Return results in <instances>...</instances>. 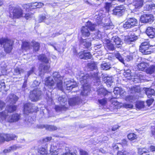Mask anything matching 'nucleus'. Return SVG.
I'll use <instances>...</instances> for the list:
<instances>
[{"label": "nucleus", "mask_w": 155, "mask_h": 155, "mask_svg": "<svg viewBox=\"0 0 155 155\" xmlns=\"http://www.w3.org/2000/svg\"><path fill=\"white\" fill-rule=\"evenodd\" d=\"M21 116L20 114L15 113L9 115L5 112H0V121L6 122L10 123L18 122L21 119Z\"/></svg>", "instance_id": "obj_1"}, {"label": "nucleus", "mask_w": 155, "mask_h": 155, "mask_svg": "<svg viewBox=\"0 0 155 155\" xmlns=\"http://www.w3.org/2000/svg\"><path fill=\"white\" fill-rule=\"evenodd\" d=\"M0 44L3 45L4 51L6 53H10L12 49L13 42L10 40L6 38H2L0 40Z\"/></svg>", "instance_id": "obj_2"}, {"label": "nucleus", "mask_w": 155, "mask_h": 155, "mask_svg": "<svg viewBox=\"0 0 155 155\" xmlns=\"http://www.w3.org/2000/svg\"><path fill=\"white\" fill-rule=\"evenodd\" d=\"M41 91L37 89L34 90L31 92L29 97L32 101H36L41 99Z\"/></svg>", "instance_id": "obj_3"}, {"label": "nucleus", "mask_w": 155, "mask_h": 155, "mask_svg": "<svg viewBox=\"0 0 155 155\" xmlns=\"http://www.w3.org/2000/svg\"><path fill=\"white\" fill-rule=\"evenodd\" d=\"M53 78L55 82L56 83L57 87L59 89L62 90L63 88L62 81L63 77L61 76L58 72H55L53 74Z\"/></svg>", "instance_id": "obj_4"}, {"label": "nucleus", "mask_w": 155, "mask_h": 155, "mask_svg": "<svg viewBox=\"0 0 155 155\" xmlns=\"http://www.w3.org/2000/svg\"><path fill=\"white\" fill-rule=\"evenodd\" d=\"M138 25L137 20L135 18H128L127 21L123 24L124 28L126 29L130 28Z\"/></svg>", "instance_id": "obj_5"}, {"label": "nucleus", "mask_w": 155, "mask_h": 155, "mask_svg": "<svg viewBox=\"0 0 155 155\" xmlns=\"http://www.w3.org/2000/svg\"><path fill=\"white\" fill-rule=\"evenodd\" d=\"M16 137V136L12 134H0V143L3 142L5 140L8 141L15 140Z\"/></svg>", "instance_id": "obj_6"}, {"label": "nucleus", "mask_w": 155, "mask_h": 155, "mask_svg": "<svg viewBox=\"0 0 155 155\" xmlns=\"http://www.w3.org/2000/svg\"><path fill=\"white\" fill-rule=\"evenodd\" d=\"M95 85L96 86H97V88L98 94L104 96L107 94V91L102 87L99 79H97V82L95 83Z\"/></svg>", "instance_id": "obj_7"}, {"label": "nucleus", "mask_w": 155, "mask_h": 155, "mask_svg": "<svg viewBox=\"0 0 155 155\" xmlns=\"http://www.w3.org/2000/svg\"><path fill=\"white\" fill-rule=\"evenodd\" d=\"M153 18L154 17L152 15L144 14L141 16L140 20L142 23H151L153 21Z\"/></svg>", "instance_id": "obj_8"}, {"label": "nucleus", "mask_w": 155, "mask_h": 155, "mask_svg": "<svg viewBox=\"0 0 155 155\" xmlns=\"http://www.w3.org/2000/svg\"><path fill=\"white\" fill-rule=\"evenodd\" d=\"M125 10V8L123 5L116 7L113 10L114 15L120 16H122Z\"/></svg>", "instance_id": "obj_9"}, {"label": "nucleus", "mask_w": 155, "mask_h": 155, "mask_svg": "<svg viewBox=\"0 0 155 155\" xmlns=\"http://www.w3.org/2000/svg\"><path fill=\"white\" fill-rule=\"evenodd\" d=\"M64 83L66 86V90L69 91L71 90L73 88L76 87L78 86L77 84L73 80L65 81Z\"/></svg>", "instance_id": "obj_10"}, {"label": "nucleus", "mask_w": 155, "mask_h": 155, "mask_svg": "<svg viewBox=\"0 0 155 155\" xmlns=\"http://www.w3.org/2000/svg\"><path fill=\"white\" fill-rule=\"evenodd\" d=\"M103 43L104 44V47L106 50L111 51L115 50V48L114 45L111 43L108 39H104L103 40Z\"/></svg>", "instance_id": "obj_11"}, {"label": "nucleus", "mask_w": 155, "mask_h": 155, "mask_svg": "<svg viewBox=\"0 0 155 155\" xmlns=\"http://www.w3.org/2000/svg\"><path fill=\"white\" fill-rule=\"evenodd\" d=\"M81 102V98L77 96L70 98L68 100L69 104L71 106H73L79 104Z\"/></svg>", "instance_id": "obj_12"}, {"label": "nucleus", "mask_w": 155, "mask_h": 155, "mask_svg": "<svg viewBox=\"0 0 155 155\" xmlns=\"http://www.w3.org/2000/svg\"><path fill=\"white\" fill-rule=\"evenodd\" d=\"M12 15L14 18H18L22 16L23 12L20 8H15L12 12Z\"/></svg>", "instance_id": "obj_13"}, {"label": "nucleus", "mask_w": 155, "mask_h": 155, "mask_svg": "<svg viewBox=\"0 0 155 155\" xmlns=\"http://www.w3.org/2000/svg\"><path fill=\"white\" fill-rule=\"evenodd\" d=\"M45 86L50 89H52V86L54 84V82L50 77L46 78L45 80Z\"/></svg>", "instance_id": "obj_14"}, {"label": "nucleus", "mask_w": 155, "mask_h": 155, "mask_svg": "<svg viewBox=\"0 0 155 155\" xmlns=\"http://www.w3.org/2000/svg\"><path fill=\"white\" fill-rule=\"evenodd\" d=\"M77 77L81 81L89 78H90V76L88 74H84L83 71H80L78 73Z\"/></svg>", "instance_id": "obj_15"}, {"label": "nucleus", "mask_w": 155, "mask_h": 155, "mask_svg": "<svg viewBox=\"0 0 155 155\" xmlns=\"http://www.w3.org/2000/svg\"><path fill=\"white\" fill-rule=\"evenodd\" d=\"M79 58L81 59H91L92 55L89 52L82 51L79 53Z\"/></svg>", "instance_id": "obj_16"}, {"label": "nucleus", "mask_w": 155, "mask_h": 155, "mask_svg": "<svg viewBox=\"0 0 155 155\" xmlns=\"http://www.w3.org/2000/svg\"><path fill=\"white\" fill-rule=\"evenodd\" d=\"M147 35L151 38L155 37V29L152 27H148L146 31Z\"/></svg>", "instance_id": "obj_17"}, {"label": "nucleus", "mask_w": 155, "mask_h": 155, "mask_svg": "<svg viewBox=\"0 0 155 155\" xmlns=\"http://www.w3.org/2000/svg\"><path fill=\"white\" fill-rule=\"evenodd\" d=\"M137 39V36H134L133 35H131L130 36H125L124 39V41L126 43L129 44H130L131 42L136 40Z\"/></svg>", "instance_id": "obj_18"}, {"label": "nucleus", "mask_w": 155, "mask_h": 155, "mask_svg": "<svg viewBox=\"0 0 155 155\" xmlns=\"http://www.w3.org/2000/svg\"><path fill=\"white\" fill-rule=\"evenodd\" d=\"M111 41L114 43L116 46L118 48L120 47L123 43L120 39L117 36L113 37L111 39Z\"/></svg>", "instance_id": "obj_19"}, {"label": "nucleus", "mask_w": 155, "mask_h": 155, "mask_svg": "<svg viewBox=\"0 0 155 155\" xmlns=\"http://www.w3.org/2000/svg\"><path fill=\"white\" fill-rule=\"evenodd\" d=\"M149 46L147 47L140 46V51L143 54H151V51L149 48Z\"/></svg>", "instance_id": "obj_20"}, {"label": "nucleus", "mask_w": 155, "mask_h": 155, "mask_svg": "<svg viewBox=\"0 0 155 155\" xmlns=\"http://www.w3.org/2000/svg\"><path fill=\"white\" fill-rule=\"evenodd\" d=\"M18 97L14 94H10L7 97V100L9 102L12 104H15L17 101Z\"/></svg>", "instance_id": "obj_21"}, {"label": "nucleus", "mask_w": 155, "mask_h": 155, "mask_svg": "<svg viewBox=\"0 0 155 155\" xmlns=\"http://www.w3.org/2000/svg\"><path fill=\"white\" fill-rule=\"evenodd\" d=\"M143 0H133V4L136 8H141L143 4Z\"/></svg>", "instance_id": "obj_22"}, {"label": "nucleus", "mask_w": 155, "mask_h": 155, "mask_svg": "<svg viewBox=\"0 0 155 155\" xmlns=\"http://www.w3.org/2000/svg\"><path fill=\"white\" fill-rule=\"evenodd\" d=\"M31 105L30 104H25L24 106V113L26 114H28L31 111Z\"/></svg>", "instance_id": "obj_23"}, {"label": "nucleus", "mask_w": 155, "mask_h": 155, "mask_svg": "<svg viewBox=\"0 0 155 155\" xmlns=\"http://www.w3.org/2000/svg\"><path fill=\"white\" fill-rule=\"evenodd\" d=\"M38 59L41 61L46 64H49L50 60L48 58L46 55L44 54L39 55L38 58Z\"/></svg>", "instance_id": "obj_24"}, {"label": "nucleus", "mask_w": 155, "mask_h": 155, "mask_svg": "<svg viewBox=\"0 0 155 155\" xmlns=\"http://www.w3.org/2000/svg\"><path fill=\"white\" fill-rule=\"evenodd\" d=\"M88 28L86 25L81 28V32L83 36L88 37L90 35V33Z\"/></svg>", "instance_id": "obj_25"}, {"label": "nucleus", "mask_w": 155, "mask_h": 155, "mask_svg": "<svg viewBox=\"0 0 155 155\" xmlns=\"http://www.w3.org/2000/svg\"><path fill=\"white\" fill-rule=\"evenodd\" d=\"M16 109V107L13 104L8 106H7L5 111L2 112H5L8 114V113H11L15 111Z\"/></svg>", "instance_id": "obj_26"}, {"label": "nucleus", "mask_w": 155, "mask_h": 155, "mask_svg": "<svg viewBox=\"0 0 155 155\" xmlns=\"http://www.w3.org/2000/svg\"><path fill=\"white\" fill-rule=\"evenodd\" d=\"M48 64V65L40 64L39 68L40 70L43 73L48 71L50 67V63Z\"/></svg>", "instance_id": "obj_27"}, {"label": "nucleus", "mask_w": 155, "mask_h": 155, "mask_svg": "<svg viewBox=\"0 0 155 155\" xmlns=\"http://www.w3.org/2000/svg\"><path fill=\"white\" fill-rule=\"evenodd\" d=\"M38 127L39 128H45L46 129L49 130H55L57 129V127L54 126L48 125H40L38 126Z\"/></svg>", "instance_id": "obj_28"}, {"label": "nucleus", "mask_w": 155, "mask_h": 155, "mask_svg": "<svg viewBox=\"0 0 155 155\" xmlns=\"http://www.w3.org/2000/svg\"><path fill=\"white\" fill-rule=\"evenodd\" d=\"M44 5L41 3H32L29 4V7L31 9H35L37 8H40Z\"/></svg>", "instance_id": "obj_29"}, {"label": "nucleus", "mask_w": 155, "mask_h": 155, "mask_svg": "<svg viewBox=\"0 0 155 155\" xmlns=\"http://www.w3.org/2000/svg\"><path fill=\"white\" fill-rule=\"evenodd\" d=\"M103 80L108 87L110 86L111 84L113 82L112 78L108 76H105L103 78Z\"/></svg>", "instance_id": "obj_30"}, {"label": "nucleus", "mask_w": 155, "mask_h": 155, "mask_svg": "<svg viewBox=\"0 0 155 155\" xmlns=\"http://www.w3.org/2000/svg\"><path fill=\"white\" fill-rule=\"evenodd\" d=\"M68 107L65 105H61V106H55V110L58 112H59L62 111L66 110Z\"/></svg>", "instance_id": "obj_31"}, {"label": "nucleus", "mask_w": 155, "mask_h": 155, "mask_svg": "<svg viewBox=\"0 0 155 155\" xmlns=\"http://www.w3.org/2000/svg\"><path fill=\"white\" fill-rule=\"evenodd\" d=\"M58 100L61 105H65L68 107L67 105V99L66 98L63 96L60 97L58 98Z\"/></svg>", "instance_id": "obj_32"}, {"label": "nucleus", "mask_w": 155, "mask_h": 155, "mask_svg": "<svg viewBox=\"0 0 155 155\" xmlns=\"http://www.w3.org/2000/svg\"><path fill=\"white\" fill-rule=\"evenodd\" d=\"M138 154L140 155H149V151L145 148H140L138 150Z\"/></svg>", "instance_id": "obj_33"}, {"label": "nucleus", "mask_w": 155, "mask_h": 155, "mask_svg": "<svg viewBox=\"0 0 155 155\" xmlns=\"http://www.w3.org/2000/svg\"><path fill=\"white\" fill-rule=\"evenodd\" d=\"M81 44L86 48H88L90 47L91 45V42L89 39H82L81 41Z\"/></svg>", "instance_id": "obj_34"}, {"label": "nucleus", "mask_w": 155, "mask_h": 155, "mask_svg": "<svg viewBox=\"0 0 155 155\" xmlns=\"http://www.w3.org/2000/svg\"><path fill=\"white\" fill-rule=\"evenodd\" d=\"M148 64L144 62H142L139 64L137 65V68L139 70L143 71L147 67Z\"/></svg>", "instance_id": "obj_35"}, {"label": "nucleus", "mask_w": 155, "mask_h": 155, "mask_svg": "<svg viewBox=\"0 0 155 155\" xmlns=\"http://www.w3.org/2000/svg\"><path fill=\"white\" fill-rule=\"evenodd\" d=\"M24 70L20 67H17L14 69V74L15 75H18L23 73Z\"/></svg>", "instance_id": "obj_36"}, {"label": "nucleus", "mask_w": 155, "mask_h": 155, "mask_svg": "<svg viewBox=\"0 0 155 155\" xmlns=\"http://www.w3.org/2000/svg\"><path fill=\"white\" fill-rule=\"evenodd\" d=\"M47 148L41 147L39 148L38 152L41 155H48V151L47 150Z\"/></svg>", "instance_id": "obj_37"}, {"label": "nucleus", "mask_w": 155, "mask_h": 155, "mask_svg": "<svg viewBox=\"0 0 155 155\" xmlns=\"http://www.w3.org/2000/svg\"><path fill=\"white\" fill-rule=\"evenodd\" d=\"M140 91V88L138 86H134L130 88L129 92L131 93H134L136 92L138 93Z\"/></svg>", "instance_id": "obj_38"}, {"label": "nucleus", "mask_w": 155, "mask_h": 155, "mask_svg": "<svg viewBox=\"0 0 155 155\" xmlns=\"http://www.w3.org/2000/svg\"><path fill=\"white\" fill-rule=\"evenodd\" d=\"M146 93L149 98H150L152 95L155 94L154 90L153 89L148 88L146 90Z\"/></svg>", "instance_id": "obj_39"}, {"label": "nucleus", "mask_w": 155, "mask_h": 155, "mask_svg": "<svg viewBox=\"0 0 155 155\" xmlns=\"http://www.w3.org/2000/svg\"><path fill=\"white\" fill-rule=\"evenodd\" d=\"M101 66L103 70H108L111 68L110 64L107 63H103L101 64Z\"/></svg>", "instance_id": "obj_40"}, {"label": "nucleus", "mask_w": 155, "mask_h": 155, "mask_svg": "<svg viewBox=\"0 0 155 155\" xmlns=\"http://www.w3.org/2000/svg\"><path fill=\"white\" fill-rule=\"evenodd\" d=\"M88 67L89 69L92 71L96 69L97 68V64L94 62L89 63L88 64Z\"/></svg>", "instance_id": "obj_41"}, {"label": "nucleus", "mask_w": 155, "mask_h": 155, "mask_svg": "<svg viewBox=\"0 0 155 155\" xmlns=\"http://www.w3.org/2000/svg\"><path fill=\"white\" fill-rule=\"evenodd\" d=\"M86 26L90 30L93 31L94 30L96 25L92 23L90 21H88L86 23Z\"/></svg>", "instance_id": "obj_42"}, {"label": "nucleus", "mask_w": 155, "mask_h": 155, "mask_svg": "<svg viewBox=\"0 0 155 155\" xmlns=\"http://www.w3.org/2000/svg\"><path fill=\"white\" fill-rule=\"evenodd\" d=\"M86 26L90 30L93 31L94 30L96 25L92 23L90 21H88L86 23Z\"/></svg>", "instance_id": "obj_43"}, {"label": "nucleus", "mask_w": 155, "mask_h": 155, "mask_svg": "<svg viewBox=\"0 0 155 155\" xmlns=\"http://www.w3.org/2000/svg\"><path fill=\"white\" fill-rule=\"evenodd\" d=\"M147 73L151 74L155 72V65H152L148 68L146 70Z\"/></svg>", "instance_id": "obj_44"}, {"label": "nucleus", "mask_w": 155, "mask_h": 155, "mask_svg": "<svg viewBox=\"0 0 155 155\" xmlns=\"http://www.w3.org/2000/svg\"><path fill=\"white\" fill-rule=\"evenodd\" d=\"M22 49L24 50H27L31 48V46L30 45V44L26 41H24L23 42Z\"/></svg>", "instance_id": "obj_45"}, {"label": "nucleus", "mask_w": 155, "mask_h": 155, "mask_svg": "<svg viewBox=\"0 0 155 155\" xmlns=\"http://www.w3.org/2000/svg\"><path fill=\"white\" fill-rule=\"evenodd\" d=\"M31 44L33 47V49L35 51H37L40 48V44L34 41L31 42Z\"/></svg>", "instance_id": "obj_46"}, {"label": "nucleus", "mask_w": 155, "mask_h": 155, "mask_svg": "<svg viewBox=\"0 0 155 155\" xmlns=\"http://www.w3.org/2000/svg\"><path fill=\"white\" fill-rule=\"evenodd\" d=\"M90 88L89 87L84 86L83 90L81 92V94L82 95H87L89 92Z\"/></svg>", "instance_id": "obj_47"}, {"label": "nucleus", "mask_w": 155, "mask_h": 155, "mask_svg": "<svg viewBox=\"0 0 155 155\" xmlns=\"http://www.w3.org/2000/svg\"><path fill=\"white\" fill-rule=\"evenodd\" d=\"M114 55L122 63H124V59L120 53L118 52H114Z\"/></svg>", "instance_id": "obj_48"}, {"label": "nucleus", "mask_w": 155, "mask_h": 155, "mask_svg": "<svg viewBox=\"0 0 155 155\" xmlns=\"http://www.w3.org/2000/svg\"><path fill=\"white\" fill-rule=\"evenodd\" d=\"M120 90H121V88H120L118 87H116L114 88L113 91V92L114 94L116 95V96L114 97V98H116L117 97V95H119L120 94Z\"/></svg>", "instance_id": "obj_49"}, {"label": "nucleus", "mask_w": 155, "mask_h": 155, "mask_svg": "<svg viewBox=\"0 0 155 155\" xmlns=\"http://www.w3.org/2000/svg\"><path fill=\"white\" fill-rule=\"evenodd\" d=\"M127 137L129 140H134L137 138V136L134 133H130L128 134Z\"/></svg>", "instance_id": "obj_50"}, {"label": "nucleus", "mask_w": 155, "mask_h": 155, "mask_svg": "<svg viewBox=\"0 0 155 155\" xmlns=\"http://www.w3.org/2000/svg\"><path fill=\"white\" fill-rule=\"evenodd\" d=\"M144 106V102L143 101L139 102L136 104V108L139 109L143 108Z\"/></svg>", "instance_id": "obj_51"}, {"label": "nucleus", "mask_w": 155, "mask_h": 155, "mask_svg": "<svg viewBox=\"0 0 155 155\" xmlns=\"http://www.w3.org/2000/svg\"><path fill=\"white\" fill-rule=\"evenodd\" d=\"M50 45L54 48L55 50L59 52L61 50L59 45H57L56 43H55L53 44H50Z\"/></svg>", "instance_id": "obj_52"}, {"label": "nucleus", "mask_w": 155, "mask_h": 155, "mask_svg": "<svg viewBox=\"0 0 155 155\" xmlns=\"http://www.w3.org/2000/svg\"><path fill=\"white\" fill-rule=\"evenodd\" d=\"M117 155H131L130 153L127 151L122 150V151H119L117 153Z\"/></svg>", "instance_id": "obj_53"}, {"label": "nucleus", "mask_w": 155, "mask_h": 155, "mask_svg": "<svg viewBox=\"0 0 155 155\" xmlns=\"http://www.w3.org/2000/svg\"><path fill=\"white\" fill-rule=\"evenodd\" d=\"M131 71L130 70H127L123 73L124 75L126 77L130 76L131 75Z\"/></svg>", "instance_id": "obj_54"}, {"label": "nucleus", "mask_w": 155, "mask_h": 155, "mask_svg": "<svg viewBox=\"0 0 155 155\" xmlns=\"http://www.w3.org/2000/svg\"><path fill=\"white\" fill-rule=\"evenodd\" d=\"M125 100L130 102H132L134 101V97L133 96H128L126 97Z\"/></svg>", "instance_id": "obj_55"}, {"label": "nucleus", "mask_w": 155, "mask_h": 155, "mask_svg": "<svg viewBox=\"0 0 155 155\" xmlns=\"http://www.w3.org/2000/svg\"><path fill=\"white\" fill-rule=\"evenodd\" d=\"M33 16V14L31 13H29L25 15L24 17L26 19H29L31 18Z\"/></svg>", "instance_id": "obj_56"}, {"label": "nucleus", "mask_w": 155, "mask_h": 155, "mask_svg": "<svg viewBox=\"0 0 155 155\" xmlns=\"http://www.w3.org/2000/svg\"><path fill=\"white\" fill-rule=\"evenodd\" d=\"M5 87V84L4 82L0 81V92L3 90Z\"/></svg>", "instance_id": "obj_57"}, {"label": "nucleus", "mask_w": 155, "mask_h": 155, "mask_svg": "<svg viewBox=\"0 0 155 155\" xmlns=\"http://www.w3.org/2000/svg\"><path fill=\"white\" fill-rule=\"evenodd\" d=\"M20 147L16 145H13L9 147L11 151H14Z\"/></svg>", "instance_id": "obj_58"}, {"label": "nucleus", "mask_w": 155, "mask_h": 155, "mask_svg": "<svg viewBox=\"0 0 155 155\" xmlns=\"http://www.w3.org/2000/svg\"><path fill=\"white\" fill-rule=\"evenodd\" d=\"M99 103L102 105H105L107 103V100L105 99H103L99 100Z\"/></svg>", "instance_id": "obj_59"}, {"label": "nucleus", "mask_w": 155, "mask_h": 155, "mask_svg": "<svg viewBox=\"0 0 155 155\" xmlns=\"http://www.w3.org/2000/svg\"><path fill=\"white\" fill-rule=\"evenodd\" d=\"M123 106L124 107L126 108H131L133 107V105L131 104H123Z\"/></svg>", "instance_id": "obj_60"}, {"label": "nucleus", "mask_w": 155, "mask_h": 155, "mask_svg": "<svg viewBox=\"0 0 155 155\" xmlns=\"http://www.w3.org/2000/svg\"><path fill=\"white\" fill-rule=\"evenodd\" d=\"M154 100L153 99L151 98L146 101V103L148 106H150L153 102Z\"/></svg>", "instance_id": "obj_61"}, {"label": "nucleus", "mask_w": 155, "mask_h": 155, "mask_svg": "<svg viewBox=\"0 0 155 155\" xmlns=\"http://www.w3.org/2000/svg\"><path fill=\"white\" fill-rule=\"evenodd\" d=\"M46 17L45 16L43 15H41L39 17L38 20V22H43V21L46 19Z\"/></svg>", "instance_id": "obj_62"}, {"label": "nucleus", "mask_w": 155, "mask_h": 155, "mask_svg": "<svg viewBox=\"0 0 155 155\" xmlns=\"http://www.w3.org/2000/svg\"><path fill=\"white\" fill-rule=\"evenodd\" d=\"M5 104L4 102L0 101V110H2L5 107Z\"/></svg>", "instance_id": "obj_63"}, {"label": "nucleus", "mask_w": 155, "mask_h": 155, "mask_svg": "<svg viewBox=\"0 0 155 155\" xmlns=\"http://www.w3.org/2000/svg\"><path fill=\"white\" fill-rule=\"evenodd\" d=\"M79 151L80 155H88V153L82 149H80Z\"/></svg>", "instance_id": "obj_64"}]
</instances>
